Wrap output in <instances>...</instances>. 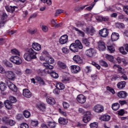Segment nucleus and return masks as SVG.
I'll return each instance as SVG.
<instances>
[{
  "instance_id": "4c0bfd02",
  "label": "nucleus",
  "mask_w": 128,
  "mask_h": 128,
  "mask_svg": "<svg viewBox=\"0 0 128 128\" xmlns=\"http://www.w3.org/2000/svg\"><path fill=\"white\" fill-rule=\"evenodd\" d=\"M11 53L12 54H16V56H20V52L16 48L11 50Z\"/></svg>"
},
{
  "instance_id": "bf43d9fd",
  "label": "nucleus",
  "mask_w": 128,
  "mask_h": 128,
  "mask_svg": "<svg viewBox=\"0 0 128 128\" xmlns=\"http://www.w3.org/2000/svg\"><path fill=\"white\" fill-rule=\"evenodd\" d=\"M8 124L10 126H12L16 124V121L12 120H8Z\"/></svg>"
},
{
  "instance_id": "2f4dec72",
  "label": "nucleus",
  "mask_w": 128,
  "mask_h": 128,
  "mask_svg": "<svg viewBox=\"0 0 128 128\" xmlns=\"http://www.w3.org/2000/svg\"><path fill=\"white\" fill-rule=\"evenodd\" d=\"M82 43L83 44H84L86 46H90V42L88 39L87 38H82Z\"/></svg>"
},
{
  "instance_id": "6ab92c4d",
  "label": "nucleus",
  "mask_w": 128,
  "mask_h": 128,
  "mask_svg": "<svg viewBox=\"0 0 128 128\" xmlns=\"http://www.w3.org/2000/svg\"><path fill=\"white\" fill-rule=\"evenodd\" d=\"M117 96L120 98H126L128 96V93L125 91H120L118 93Z\"/></svg>"
},
{
  "instance_id": "a878e982",
  "label": "nucleus",
  "mask_w": 128,
  "mask_h": 128,
  "mask_svg": "<svg viewBox=\"0 0 128 128\" xmlns=\"http://www.w3.org/2000/svg\"><path fill=\"white\" fill-rule=\"evenodd\" d=\"M117 87L120 90H122V88H126V82L122 81L119 82L117 84Z\"/></svg>"
},
{
  "instance_id": "680f3d73",
  "label": "nucleus",
  "mask_w": 128,
  "mask_h": 128,
  "mask_svg": "<svg viewBox=\"0 0 128 128\" xmlns=\"http://www.w3.org/2000/svg\"><path fill=\"white\" fill-rule=\"evenodd\" d=\"M25 72L26 74H32V69L26 68L25 70Z\"/></svg>"
},
{
  "instance_id": "39448f33",
  "label": "nucleus",
  "mask_w": 128,
  "mask_h": 128,
  "mask_svg": "<svg viewBox=\"0 0 128 128\" xmlns=\"http://www.w3.org/2000/svg\"><path fill=\"white\" fill-rule=\"evenodd\" d=\"M82 30L84 32H86L88 34H90L91 36H92V34L96 32L94 28L92 26H89L86 28H83Z\"/></svg>"
},
{
  "instance_id": "412c9836",
  "label": "nucleus",
  "mask_w": 128,
  "mask_h": 128,
  "mask_svg": "<svg viewBox=\"0 0 128 128\" xmlns=\"http://www.w3.org/2000/svg\"><path fill=\"white\" fill-rule=\"evenodd\" d=\"M28 54L30 56H32L33 58H36V52H34V49L30 48L28 50Z\"/></svg>"
},
{
  "instance_id": "5701e85b",
  "label": "nucleus",
  "mask_w": 128,
  "mask_h": 128,
  "mask_svg": "<svg viewBox=\"0 0 128 128\" xmlns=\"http://www.w3.org/2000/svg\"><path fill=\"white\" fill-rule=\"evenodd\" d=\"M58 122L60 124H62V126H64L68 122V119H66L64 118H60L58 119Z\"/></svg>"
},
{
  "instance_id": "4be33fe9",
  "label": "nucleus",
  "mask_w": 128,
  "mask_h": 128,
  "mask_svg": "<svg viewBox=\"0 0 128 128\" xmlns=\"http://www.w3.org/2000/svg\"><path fill=\"white\" fill-rule=\"evenodd\" d=\"M24 58L26 60H27V62H30L32 60H34V58L28 53L24 54Z\"/></svg>"
},
{
  "instance_id": "4d7b16f0",
  "label": "nucleus",
  "mask_w": 128,
  "mask_h": 128,
  "mask_svg": "<svg viewBox=\"0 0 128 128\" xmlns=\"http://www.w3.org/2000/svg\"><path fill=\"white\" fill-rule=\"evenodd\" d=\"M92 66H96L98 70H100V66L98 65V64H96V62H92Z\"/></svg>"
},
{
  "instance_id": "1a4fd4ad",
  "label": "nucleus",
  "mask_w": 128,
  "mask_h": 128,
  "mask_svg": "<svg viewBox=\"0 0 128 128\" xmlns=\"http://www.w3.org/2000/svg\"><path fill=\"white\" fill-rule=\"evenodd\" d=\"M86 56L89 58H92L94 54H96V50L92 48L87 50L86 51Z\"/></svg>"
},
{
  "instance_id": "f03ea898",
  "label": "nucleus",
  "mask_w": 128,
  "mask_h": 128,
  "mask_svg": "<svg viewBox=\"0 0 128 128\" xmlns=\"http://www.w3.org/2000/svg\"><path fill=\"white\" fill-rule=\"evenodd\" d=\"M84 46L79 40H76L75 43H72L70 46V50L73 52H78V50H82Z\"/></svg>"
},
{
  "instance_id": "20e7f679",
  "label": "nucleus",
  "mask_w": 128,
  "mask_h": 128,
  "mask_svg": "<svg viewBox=\"0 0 128 128\" xmlns=\"http://www.w3.org/2000/svg\"><path fill=\"white\" fill-rule=\"evenodd\" d=\"M93 110L95 112L100 114V112H102L104 110V108L102 105L98 104L94 106Z\"/></svg>"
},
{
  "instance_id": "cd10ccee",
  "label": "nucleus",
  "mask_w": 128,
  "mask_h": 128,
  "mask_svg": "<svg viewBox=\"0 0 128 128\" xmlns=\"http://www.w3.org/2000/svg\"><path fill=\"white\" fill-rule=\"evenodd\" d=\"M46 62H44V64H54V60L52 57L48 56L46 58Z\"/></svg>"
},
{
  "instance_id": "69168bd1",
  "label": "nucleus",
  "mask_w": 128,
  "mask_h": 128,
  "mask_svg": "<svg viewBox=\"0 0 128 128\" xmlns=\"http://www.w3.org/2000/svg\"><path fill=\"white\" fill-rule=\"evenodd\" d=\"M39 108L40 110H46V106L44 104H40L39 106Z\"/></svg>"
},
{
  "instance_id": "338daca9",
  "label": "nucleus",
  "mask_w": 128,
  "mask_h": 128,
  "mask_svg": "<svg viewBox=\"0 0 128 128\" xmlns=\"http://www.w3.org/2000/svg\"><path fill=\"white\" fill-rule=\"evenodd\" d=\"M20 128H28V125L26 123H23L21 124Z\"/></svg>"
},
{
  "instance_id": "6e6d98bb",
  "label": "nucleus",
  "mask_w": 128,
  "mask_h": 128,
  "mask_svg": "<svg viewBox=\"0 0 128 128\" xmlns=\"http://www.w3.org/2000/svg\"><path fill=\"white\" fill-rule=\"evenodd\" d=\"M42 30L44 32H46L48 30V26L45 25L42 26Z\"/></svg>"
},
{
  "instance_id": "393cba45",
  "label": "nucleus",
  "mask_w": 128,
  "mask_h": 128,
  "mask_svg": "<svg viewBox=\"0 0 128 128\" xmlns=\"http://www.w3.org/2000/svg\"><path fill=\"white\" fill-rule=\"evenodd\" d=\"M32 48L35 50H40L42 49V46L38 43H33Z\"/></svg>"
},
{
  "instance_id": "f704fd0d",
  "label": "nucleus",
  "mask_w": 128,
  "mask_h": 128,
  "mask_svg": "<svg viewBox=\"0 0 128 128\" xmlns=\"http://www.w3.org/2000/svg\"><path fill=\"white\" fill-rule=\"evenodd\" d=\"M58 66H60V68H66V64L64 63V62L59 61L58 62Z\"/></svg>"
},
{
  "instance_id": "0e129e2a",
  "label": "nucleus",
  "mask_w": 128,
  "mask_h": 128,
  "mask_svg": "<svg viewBox=\"0 0 128 128\" xmlns=\"http://www.w3.org/2000/svg\"><path fill=\"white\" fill-rule=\"evenodd\" d=\"M58 112L60 114H62L63 116H66V112L62 111V108H58Z\"/></svg>"
},
{
  "instance_id": "f257e3e1",
  "label": "nucleus",
  "mask_w": 128,
  "mask_h": 128,
  "mask_svg": "<svg viewBox=\"0 0 128 128\" xmlns=\"http://www.w3.org/2000/svg\"><path fill=\"white\" fill-rule=\"evenodd\" d=\"M42 66L44 68H46L44 70L45 74H50L53 78H58V74L55 72L52 71V70H54V66L48 63H43Z\"/></svg>"
},
{
  "instance_id": "a18cd8bd",
  "label": "nucleus",
  "mask_w": 128,
  "mask_h": 128,
  "mask_svg": "<svg viewBox=\"0 0 128 128\" xmlns=\"http://www.w3.org/2000/svg\"><path fill=\"white\" fill-rule=\"evenodd\" d=\"M62 50L63 54H68L70 52V50L66 47L62 48Z\"/></svg>"
},
{
  "instance_id": "b1692460",
  "label": "nucleus",
  "mask_w": 128,
  "mask_h": 128,
  "mask_svg": "<svg viewBox=\"0 0 128 128\" xmlns=\"http://www.w3.org/2000/svg\"><path fill=\"white\" fill-rule=\"evenodd\" d=\"M35 80L38 82V84H40V86H44V81L40 76H36L35 78Z\"/></svg>"
},
{
  "instance_id": "e2e57ef3",
  "label": "nucleus",
  "mask_w": 128,
  "mask_h": 128,
  "mask_svg": "<svg viewBox=\"0 0 128 128\" xmlns=\"http://www.w3.org/2000/svg\"><path fill=\"white\" fill-rule=\"evenodd\" d=\"M4 64L5 66H8V68H12V64L8 62H5Z\"/></svg>"
},
{
  "instance_id": "de8ad7c7",
  "label": "nucleus",
  "mask_w": 128,
  "mask_h": 128,
  "mask_svg": "<svg viewBox=\"0 0 128 128\" xmlns=\"http://www.w3.org/2000/svg\"><path fill=\"white\" fill-rule=\"evenodd\" d=\"M62 12H64V10L61 9H58L56 10V13H55V16H58V14H62Z\"/></svg>"
},
{
  "instance_id": "a211bd4d",
  "label": "nucleus",
  "mask_w": 128,
  "mask_h": 128,
  "mask_svg": "<svg viewBox=\"0 0 128 128\" xmlns=\"http://www.w3.org/2000/svg\"><path fill=\"white\" fill-rule=\"evenodd\" d=\"M73 60L76 64H82V59L78 55H75L73 57Z\"/></svg>"
},
{
  "instance_id": "7ed1b4c3",
  "label": "nucleus",
  "mask_w": 128,
  "mask_h": 128,
  "mask_svg": "<svg viewBox=\"0 0 128 128\" xmlns=\"http://www.w3.org/2000/svg\"><path fill=\"white\" fill-rule=\"evenodd\" d=\"M10 60L13 64H15L19 65L22 64V60L18 56H12L10 58Z\"/></svg>"
},
{
  "instance_id": "f3484780",
  "label": "nucleus",
  "mask_w": 128,
  "mask_h": 128,
  "mask_svg": "<svg viewBox=\"0 0 128 128\" xmlns=\"http://www.w3.org/2000/svg\"><path fill=\"white\" fill-rule=\"evenodd\" d=\"M120 38L118 33L113 32L111 35V40L112 42H116Z\"/></svg>"
},
{
  "instance_id": "c03bdc74",
  "label": "nucleus",
  "mask_w": 128,
  "mask_h": 128,
  "mask_svg": "<svg viewBox=\"0 0 128 128\" xmlns=\"http://www.w3.org/2000/svg\"><path fill=\"white\" fill-rule=\"evenodd\" d=\"M106 90H108V92H112V94H116V92L114 91V90L112 87L107 86Z\"/></svg>"
},
{
  "instance_id": "4468645a",
  "label": "nucleus",
  "mask_w": 128,
  "mask_h": 128,
  "mask_svg": "<svg viewBox=\"0 0 128 128\" xmlns=\"http://www.w3.org/2000/svg\"><path fill=\"white\" fill-rule=\"evenodd\" d=\"M90 116H92L90 112H86L84 114V116L83 118L84 122H88L90 120Z\"/></svg>"
},
{
  "instance_id": "774afa93",
  "label": "nucleus",
  "mask_w": 128,
  "mask_h": 128,
  "mask_svg": "<svg viewBox=\"0 0 128 128\" xmlns=\"http://www.w3.org/2000/svg\"><path fill=\"white\" fill-rule=\"evenodd\" d=\"M53 92L54 94H60V89L56 88H55L53 90Z\"/></svg>"
},
{
  "instance_id": "9d476101",
  "label": "nucleus",
  "mask_w": 128,
  "mask_h": 128,
  "mask_svg": "<svg viewBox=\"0 0 128 128\" xmlns=\"http://www.w3.org/2000/svg\"><path fill=\"white\" fill-rule=\"evenodd\" d=\"M98 44L99 50L100 52H104V50L106 49V44H104V42L103 41H99L98 42Z\"/></svg>"
},
{
  "instance_id": "13d9d810",
  "label": "nucleus",
  "mask_w": 128,
  "mask_h": 128,
  "mask_svg": "<svg viewBox=\"0 0 128 128\" xmlns=\"http://www.w3.org/2000/svg\"><path fill=\"white\" fill-rule=\"evenodd\" d=\"M118 114L119 116H124V114L125 112H124V109H121L120 110H119L118 111Z\"/></svg>"
},
{
  "instance_id": "473e14b6",
  "label": "nucleus",
  "mask_w": 128,
  "mask_h": 128,
  "mask_svg": "<svg viewBox=\"0 0 128 128\" xmlns=\"http://www.w3.org/2000/svg\"><path fill=\"white\" fill-rule=\"evenodd\" d=\"M6 90V84L3 82L0 83V90L1 92H4Z\"/></svg>"
},
{
  "instance_id": "79ce46f5",
  "label": "nucleus",
  "mask_w": 128,
  "mask_h": 128,
  "mask_svg": "<svg viewBox=\"0 0 128 128\" xmlns=\"http://www.w3.org/2000/svg\"><path fill=\"white\" fill-rule=\"evenodd\" d=\"M23 114L24 116H25L26 118H28L30 116V112L28 110H24Z\"/></svg>"
},
{
  "instance_id": "72a5a7b5",
  "label": "nucleus",
  "mask_w": 128,
  "mask_h": 128,
  "mask_svg": "<svg viewBox=\"0 0 128 128\" xmlns=\"http://www.w3.org/2000/svg\"><path fill=\"white\" fill-rule=\"evenodd\" d=\"M115 26L116 28H125L124 23L116 22L115 24Z\"/></svg>"
},
{
  "instance_id": "8fccbe9b",
  "label": "nucleus",
  "mask_w": 128,
  "mask_h": 128,
  "mask_svg": "<svg viewBox=\"0 0 128 128\" xmlns=\"http://www.w3.org/2000/svg\"><path fill=\"white\" fill-rule=\"evenodd\" d=\"M62 106H63L64 108H65L66 110V109L68 108H70V104L66 102H62Z\"/></svg>"
},
{
  "instance_id": "e433bc0d",
  "label": "nucleus",
  "mask_w": 128,
  "mask_h": 128,
  "mask_svg": "<svg viewBox=\"0 0 128 128\" xmlns=\"http://www.w3.org/2000/svg\"><path fill=\"white\" fill-rule=\"evenodd\" d=\"M56 88H58V90H64L65 86L62 83L58 82L56 84Z\"/></svg>"
},
{
  "instance_id": "c85d7f7f",
  "label": "nucleus",
  "mask_w": 128,
  "mask_h": 128,
  "mask_svg": "<svg viewBox=\"0 0 128 128\" xmlns=\"http://www.w3.org/2000/svg\"><path fill=\"white\" fill-rule=\"evenodd\" d=\"M46 100L49 104H56V100L52 97L47 98Z\"/></svg>"
},
{
  "instance_id": "c9c22d12",
  "label": "nucleus",
  "mask_w": 128,
  "mask_h": 128,
  "mask_svg": "<svg viewBox=\"0 0 128 128\" xmlns=\"http://www.w3.org/2000/svg\"><path fill=\"white\" fill-rule=\"evenodd\" d=\"M108 50L110 54H114V52H116V49L114 48V46H108Z\"/></svg>"
},
{
  "instance_id": "9b49d317",
  "label": "nucleus",
  "mask_w": 128,
  "mask_h": 128,
  "mask_svg": "<svg viewBox=\"0 0 128 128\" xmlns=\"http://www.w3.org/2000/svg\"><path fill=\"white\" fill-rule=\"evenodd\" d=\"M68 36L66 34L63 35L60 37L59 40L60 44H64L68 42Z\"/></svg>"
},
{
  "instance_id": "5fc2aeb1",
  "label": "nucleus",
  "mask_w": 128,
  "mask_h": 128,
  "mask_svg": "<svg viewBox=\"0 0 128 128\" xmlns=\"http://www.w3.org/2000/svg\"><path fill=\"white\" fill-rule=\"evenodd\" d=\"M15 74L18 76H22V70L20 69H16Z\"/></svg>"
},
{
  "instance_id": "052dcab7",
  "label": "nucleus",
  "mask_w": 128,
  "mask_h": 128,
  "mask_svg": "<svg viewBox=\"0 0 128 128\" xmlns=\"http://www.w3.org/2000/svg\"><path fill=\"white\" fill-rule=\"evenodd\" d=\"M100 64L101 66H104L105 68H108V63L104 60L100 62Z\"/></svg>"
},
{
  "instance_id": "dca6fc26",
  "label": "nucleus",
  "mask_w": 128,
  "mask_h": 128,
  "mask_svg": "<svg viewBox=\"0 0 128 128\" xmlns=\"http://www.w3.org/2000/svg\"><path fill=\"white\" fill-rule=\"evenodd\" d=\"M5 8L8 12H14V10H16V8H18V7L16 6H10L8 5H6L5 6Z\"/></svg>"
},
{
  "instance_id": "3c124183",
  "label": "nucleus",
  "mask_w": 128,
  "mask_h": 128,
  "mask_svg": "<svg viewBox=\"0 0 128 128\" xmlns=\"http://www.w3.org/2000/svg\"><path fill=\"white\" fill-rule=\"evenodd\" d=\"M90 126L91 128H98V122H94V123H91L90 124Z\"/></svg>"
},
{
  "instance_id": "ea45409f",
  "label": "nucleus",
  "mask_w": 128,
  "mask_h": 128,
  "mask_svg": "<svg viewBox=\"0 0 128 128\" xmlns=\"http://www.w3.org/2000/svg\"><path fill=\"white\" fill-rule=\"evenodd\" d=\"M27 32L28 34H36L38 30H36V29H29Z\"/></svg>"
},
{
  "instance_id": "a19ab883",
  "label": "nucleus",
  "mask_w": 128,
  "mask_h": 128,
  "mask_svg": "<svg viewBox=\"0 0 128 128\" xmlns=\"http://www.w3.org/2000/svg\"><path fill=\"white\" fill-rule=\"evenodd\" d=\"M98 20L102 21L104 20V22H108L110 20V18L108 17H100L98 19H97Z\"/></svg>"
},
{
  "instance_id": "58836bf2",
  "label": "nucleus",
  "mask_w": 128,
  "mask_h": 128,
  "mask_svg": "<svg viewBox=\"0 0 128 128\" xmlns=\"http://www.w3.org/2000/svg\"><path fill=\"white\" fill-rule=\"evenodd\" d=\"M30 125L32 126H38V120H31L30 121Z\"/></svg>"
},
{
  "instance_id": "7c9ffc66",
  "label": "nucleus",
  "mask_w": 128,
  "mask_h": 128,
  "mask_svg": "<svg viewBox=\"0 0 128 128\" xmlns=\"http://www.w3.org/2000/svg\"><path fill=\"white\" fill-rule=\"evenodd\" d=\"M74 30H76V32H78V34H79L80 36H82L83 38H84V36H86V34H84V32L78 30V28L76 27H74Z\"/></svg>"
},
{
  "instance_id": "ddd939ff",
  "label": "nucleus",
  "mask_w": 128,
  "mask_h": 128,
  "mask_svg": "<svg viewBox=\"0 0 128 128\" xmlns=\"http://www.w3.org/2000/svg\"><path fill=\"white\" fill-rule=\"evenodd\" d=\"M71 72H72V74H78L80 72V67L78 66H72Z\"/></svg>"
},
{
  "instance_id": "49530a36",
  "label": "nucleus",
  "mask_w": 128,
  "mask_h": 128,
  "mask_svg": "<svg viewBox=\"0 0 128 128\" xmlns=\"http://www.w3.org/2000/svg\"><path fill=\"white\" fill-rule=\"evenodd\" d=\"M9 102L12 104H14V102H16V98L12 96H10Z\"/></svg>"
},
{
  "instance_id": "c756f323",
  "label": "nucleus",
  "mask_w": 128,
  "mask_h": 128,
  "mask_svg": "<svg viewBox=\"0 0 128 128\" xmlns=\"http://www.w3.org/2000/svg\"><path fill=\"white\" fill-rule=\"evenodd\" d=\"M120 104L116 102L114 103L112 106V108L113 110H118L120 108Z\"/></svg>"
},
{
  "instance_id": "aec40b11",
  "label": "nucleus",
  "mask_w": 128,
  "mask_h": 128,
  "mask_svg": "<svg viewBox=\"0 0 128 128\" xmlns=\"http://www.w3.org/2000/svg\"><path fill=\"white\" fill-rule=\"evenodd\" d=\"M5 108L8 110H12V103L10 102V100H6L4 102Z\"/></svg>"
},
{
  "instance_id": "09e8293b",
  "label": "nucleus",
  "mask_w": 128,
  "mask_h": 128,
  "mask_svg": "<svg viewBox=\"0 0 128 128\" xmlns=\"http://www.w3.org/2000/svg\"><path fill=\"white\" fill-rule=\"evenodd\" d=\"M106 58L109 62H114V57L110 55L106 54Z\"/></svg>"
},
{
  "instance_id": "37998d69",
  "label": "nucleus",
  "mask_w": 128,
  "mask_h": 128,
  "mask_svg": "<svg viewBox=\"0 0 128 128\" xmlns=\"http://www.w3.org/2000/svg\"><path fill=\"white\" fill-rule=\"evenodd\" d=\"M48 125L50 128H56V122H48Z\"/></svg>"
},
{
  "instance_id": "0eeeda50",
  "label": "nucleus",
  "mask_w": 128,
  "mask_h": 128,
  "mask_svg": "<svg viewBox=\"0 0 128 128\" xmlns=\"http://www.w3.org/2000/svg\"><path fill=\"white\" fill-rule=\"evenodd\" d=\"M76 100L79 102V104H84L86 100V98L84 94H80L77 96Z\"/></svg>"
},
{
  "instance_id": "bb28decb",
  "label": "nucleus",
  "mask_w": 128,
  "mask_h": 128,
  "mask_svg": "<svg viewBox=\"0 0 128 128\" xmlns=\"http://www.w3.org/2000/svg\"><path fill=\"white\" fill-rule=\"evenodd\" d=\"M100 120H103L104 122H108L110 120V116L109 115H104L100 118Z\"/></svg>"
},
{
  "instance_id": "2eb2a0df",
  "label": "nucleus",
  "mask_w": 128,
  "mask_h": 128,
  "mask_svg": "<svg viewBox=\"0 0 128 128\" xmlns=\"http://www.w3.org/2000/svg\"><path fill=\"white\" fill-rule=\"evenodd\" d=\"M7 85L10 88V90H12V92H18V88H16V86L12 82L8 81L7 82Z\"/></svg>"
},
{
  "instance_id": "864d4df0",
  "label": "nucleus",
  "mask_w": 128,
  "mask_h": 128,
  "mask_svg": "<svg viewBox=\"0 0 128 128\" xmlns=\"http://www.w3.org/2000/svg\"><path fill=\"white\" fill-rule=\"evenodd\" d=\"M119 50L120 52L122 54H128L126 52L124 51V47L120 48H119Z\"/></svg>"
},
{
  "instance_id": "423d86ee",
  "label": "nucleus",
  "mask_w": 128,
  "mask_h": 128,
  "mask_svg": "<svg viewBox=\"0 0 128 128\" xmlns=\"http://www.w3.org/2000/svg\"><path fill=\"white\" fill-rule=\"evenodd\" d=\"M5 74L8 80H16V74H14L12 71H7Z\"/></svg>"
},
{
  "instance_id": "603ef678",
  "label": "nucleus",
  "mask_w": 128,
  "mask_h": 128,
  "mask_svg": "<svg viewBox=\"0 0 128 128\" xmlns=\"http://www.w3.org/2000/svg\"><path fill=\"white\" fill-rule=\"evenodd\" d=\"M116 66V68H118V72H119L120 74H122V67H120V66L118 64H114V67Z\"/></svg>"
},
{
  "instance_id": "f8f14e48",
  "label": "nucleus",
  "mask_w": 128,
  "mask_h": 128,
  "mask_svg": "<svg viewBox=\"0 0 128 128\" xmlns=\"http://www.w3.org/2000/svg\"><path fill=\"white\" fill-rule=\"evenodd\" d=\"M22 94L24 96H25V98H31L32 96V92L28 88H24L23 90Z\"/></svg>"
},
{
  "instance_id": "6e6552de",
  "label": "nucleus",
  "mask_w": 128,
  "mask_h": 128,
  "mask_svg": "<svg viewBox=\"0 0 128 128\" xmlns=\"http://www.w3.org/2000/svg\"><path fill=\"white\" fill-rule=\"evenodd\" d=\"M99 34L102 38H106L108 36V30L104 28L99 31Z\"/></svg>"
}]
</instances>
